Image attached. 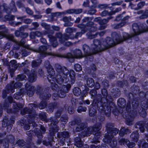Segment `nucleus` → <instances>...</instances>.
I'll return each instance as SVG.
<instances>
[{"instance_id":"20e7f679","label":"nucleus","mask_w":148,"mask_h":148,"mask_svg":"<svg viewBox=\"0 0 148 148\" xmlns=\"http://www.w3.org/2000/svg\"><path fill=\"white\" fill-rule=\"evenodd\" d=\"M101 92L104 97L102 99V100L103 101L102 102H98L97 106L100 110L104 112L108 107L111 101L112 98H110V101L108 100L107 93L106 89H102Z\"/></svg>"},{"instance_id":"79ce46f5","label":"nucleus","mask_w":148,"mask_h":148,"mask_svg":"<svg viewBox=\"0 0 148 148\" xmlns=\"http://www.w3.org/2000/svg\"><path fill=\"white\" fill-rule=\"evenodd\" d=\"M68 117L66 115H63L60 118V121L62 124L66 123L68 121Z\"/></svg>"},{"instance_id":"7c9ffc66","label":"nucleus","mask_w":148,"mask_h":148,"mask_svg":"<svg viewBox=\"0 0 148 148\" xmlns=\"http://www.w3.org/2000/svg\"><path fill=\"white\" fill-rule=\"evenodd\" d=\"M74 144L78 148L82 147L83 145V141L81 139H74Z\"/></svg>"},{"instance_id":"c756f323","label":"nucleus","mask_w":148,"mask_h":148,"mask_svg":"<svg viewBox=\"0 0 148 148\" xmlns=\"http://www.w3.org/2000/svg\"><path fill=\"white\" fill-rule=\"evenodd\" d=\"M86 84L89 87H93L94 84V82L93 79L92 78H88L86 81Z\"/></svg>"},{"instance_id":"dca6fc26","label":"nucleus","mask_w":148,"mask_h":148,"mask_svg":"<svg viewBox=\"0 0 148 148\" xmlns=\"http://www.w3.org/2000/svg\"><path fill=\"white\" fill-rule=\"evenodd\" d=\"M119 132L118 129L116 128H113L110 133H107L105 134L104 136L106 139H112Z\"/></svg>"},{"instance_id":"338daca9","label":"nucleus","mask_w":148,"mask_h":148,"mask_svg":"<svg viewBox=\"0 0 148 148\" xmlns=\"http://www.w3.org/2000/svg\"><path fill=\"white\" fill-rule=\"evenodd\" d=\"M83 11V10L82 8H79L75 9V14H79L81 13Z\"/></svg>"},{"instance_id":"69168bd1","label":"nucleus","mask_w":148,"mask_h":148,"mask_svg":"<svg viewBox=\"0 0 148 148\" xmlns=\"http://www.w3.org/2000/svg\"><path fill=\"white\" fill-rule=\"evenodd\" d=\"M36 36L38 37H40L43 35H45L46 34L44 32L42 33L36 31L35 32Z\"/></svg>"},{"instance_id":"39448f33","label":"nucleus","mask_w":148,"mask_h":148,"mask_svg":"<svg viewBox=\"0 0 148 148\" xmlns=\"http://www.w3.org/2000/svg\"><path fill=\"white\" fill-rule=\"evenodd\" d=\"M47 71L48 74L47 78L49 81L53 85L52 86V89L53 90L56 91L58 86L57 84H55L56 82L58 84V81L56 80V76L57 75H56V77L55 76H54L55 72L53 67L47 70ZM57 74L58 73H57Z\"/></svg>"},{"instance_id":"603ef678","label":"nucleus","mask_w":148,"mask_h":148,"mask_svg":"<svg viewBox=\"0 0 148 148\" xmlns=\"http://www.w3.org/2000/svg\"><path fill=\"white\" fill-rule=\"evenodd\" d=\"M87 108L86 107L80 106L78 107L77 111L78 112L80 113L82 112H85Z\"/></svg>"},{"instance_id":"72a5a7b5","label":"nucleus","mask_w":148,"mask_h":148,"mask_svg":"<svg viewBox=\"0 0 148 148\" xmlns=\"http://www.w3.org/2000/svg\"><path fill=\"white\" fill-rule=\"evenodd\" d=\"M125 21H122L121 23L115 24L113 25V26L115 29H118L124 26L126 24Z\"/></svg>"},{"instance_id":"c03bdc74","label":"nucleus","mask_w":148,"mask_h":148,"mask_svg":"<svg viewBox=\"0 0 148 148\" xmlns=\"http://www.w3.org/2000/svg\"><path fill=\"white\" fill-rule=\"evenodd\" d=\"M1 144H3V146L5 148H8L9 147L8 139H1Z\"/></svg>"},{"instance_id":"9b49d317","label":"nucleus","mask_w":148,"mask_h":148,"mask_svg":"<svg viewBox=\"0 0 148 148\" xmlns=\"http://www.w3.org/2000/svg\"><path fill=\"white\" fill-rule=\"evenodd\" d=\"M11 8L7 7L6 8L5 4H4L3 6L0 7V10L1 12L3 10H4L7 13H10L11 12V10L13 12H15L17 10L15 5L14 2L13 1H12L10 3Z\"/></svg>"},{"instance_id":"cd10ccee","label":"nucleus","mask_w":148,"mask_h":148,"mask_svg":"<svg viewBox=\"0 0 148 148\" xmlns=\"http://www.w3.org/2000/svg\"><path fill=\"white\" fill-rule=\"evenodd\" d=\"M40 129V130L39 131H38L36 133L38 138H40L42 137V134H44L46 131L45 128L44 127L42 126H41Z\"/></svg>"},{"instance_id":"0eeeda50","label":"nucleus","mask_w":148,"mask_h":148,"mask_svg":"<svg viewBox=\"0 0 148 148\" xmlns=\"http://www.w3.org/2000/svg\"><path fill=\"white\" fill-rule=\"evenodd\" d=\"M101 125L100 124H97L93 127H90L85 128V130H88L86 133V136H89L92 133L94 135L97 136L99 135L100 132L99 131L101 128Z\"/></svg>"},{"instance_id":"774afa93","label":"nucleus","mask_w":148,"mask_h":148,"mask_svg":"<svg viewBox=\"0 0 148 148\" xmlns=\"http://www.w3.org/2000/svg\"><path fill=\"white\" fill-rule=\"evenodd\" d=\"M68 111L69 113L72 114L74 112V110L73 107L71 106H69L68 109Z\"/></svg>"},{"instance_id":"473e14b6","label":"nucleus","mask_w":148,"mask_h":148,"mask_svg":"<svg viewBox=\"0 0 148 148\" xmlns=\"http://www.w3.org/2000/svg\"><path fill=\"white\" fill-rule=\"evenodd\" d=\"M56 107L55 103H51L49 104L47 107L46 108L47 110L49 113H51L53 111Z\"/></svg>"},{"instance_id":"8fccbe9b","label":"nucleus","mask_w":148,"mask_h":148,"mask_svg":"<svg viewBox=\"0 0 148 148\" xmlns=\"http://www.w3.org/2000/svg\"><path fill=\"white\" fill-rule=\"evenodd\" d=\"M47 103L45 101H42L39 106V108L40 109L44 108L46 106Z\"/></svg>"},{"instance_id":"7ed1b4c3","label":"nucleus","mask_w":148,"mask_h":148,"mask_svg":"<svg viewBox=\"0 0 148 148\" xmlns=\"http://www.w3.org/2000/svg\"><path fill=\"white\" fill-rule=\"evenodd\" d=\"M132 29L134 33L130 35L125 32H123V37L125 40L131 39L132 38L140 34L148 32V27L146 26L142 27L139 26L136 23H134L132 25Z\"/></svg>"},{"instance_id":"f3484780","label":"nucleus","mask_w":148,"mask_h":148,"mask_svg":"<svg viewBox=\"0 0 148 148\" xmlns=\"http://www.w3.org/2000/svg\"><path fill=\"white\" fill-rule=\"evenodd\" d=\"M71 87V85L70 84H68L66 85H63L62 89L60 91L61 95L59 94V96L61 98L64 97L66 95V93L69 90Z\"/></svg>"},{"instance_id":"ea45409f","label":"nucleus","mask_w":148,"mask_h":148,"mask_svg":"<svg viewBox=\"0 0 148 148\" xmlns=\"http://www.w3.org/2000/svg\"><path fill=\"white\" fill-rule=\"evenodd\" d=\"M130 138L132 139H138L139 135L138 132L136 131L134 132L130 135Z\"/></svg>"},{"instance_id":"e2e57ef3","label":"nucleus","mask_w":148,"mask_h":148,"mask_svg":"<svg viewBox=\"0 0 148 148\" xmlns=\"http://www.w3.org/2000/svg\"><path fill=\"white\" fill-rule=\"evenodd\" d=\"M62 113V110H58L57 111L55 114V117L56 118H59L60 116Z\"/></svg>"},{"instance_id":"393cba45","label":"nucleus","mask_w":148,"mask_h":148,"mask_svg":"<svg viewBox=\"0 0 148 148\" xmlns=\"http://www.w3.org/2000/svg\"><path fill=\"white\" fill-rule=\"evenodd\" d=\"M41 58H40L39 59L32 60L31 63L32 66L34 68L39 66L42 62Z\"/></svg>"},{"instance_id":"a878e982","label":"nucleus","mask_w":148,"mask_h":148,"mask_svg":"<svg viewBox=\"0 0 148 148\" xmlns=\"http://www.w3.org/2000/svg\"><path fill=\"white\" fill-rule=\"evenodd\" d=\"M58 137L59 138H68L69 137V135L67 132H64L59 133L58 134Z\"/></svg>"},{"instance_id":"4d7b16f0","label":"nucleus","mask_w":148,"mask_h":148,"mask_svg":"<svg viewBox=\"0 0 148 148\" xmlns=\"http://www.w3.org/2000/svg\"><path fill=\"white\" fill-rule=\"evenodd\" d=\"M145 4V2L144 1H141L139 2L137 5V7L138 8V10L140 9L143 6H144Z\"/></svg>"},{"instance_id":"f704fd0d","label":"nucleus","mask_w":148,"mask_h":148,"mask_svg":"<svg viewBox=\"0 0 148 148\" xmlns=\"http://www.w3.org/2000/svg\"><path fill=\"white\" fill-rule=\"evenodd\" d=\"M74 94L76 96H78L80 95L81 94V90L78 87L74 88L73 90Z\"/></svg>"},{"instance_id":"e433bc0d","label":"nucleus","mask_w":148,"mask_h":148,"mask_svg":"<svg viewBox=\"0 0 148 148\" xmlns=\"http://www.w3.org/2000/svg\"><path fill=\"white\" fill-rule=\"evenodd\" d=\"M58 129L56 126H55L53 128L51 129L49 131V133L50 136H53L55 133L57 132Z\"/></svg>"},{"instance_id":"680f3d73","label":"nucleus","mask_w":148,"mask_h":148,"mask_svg":"<svg viewBox=\"0 0 148 148\" xmlns=\"http://www.w3.org/2000/svg\"><path fill=\"white\" fill-rule=\"evenodd\" d=\"M16 61L15 60H12L10 61V65L14 68H16Z\"/></svg>"},{"instance_id":"2f4dec72","label":"nucleus","mask_w":148,"mask_h":148,"mask_svg":"<svg viewBox=\"0 0 148 148\" xmlns=\"http://www.w3.org/2000/svg\"><path fill=\"white\" fill-rule=\"evenodd\" d=\"M71 19V16L67 17L66 16H65L63 18H62V20L65 23L64 24V26H68L71 25L69 24H71V23H69V22L70 21Z\"/></svg>"},{"instance_id":"f257e3e1","label":"nucleus","mask_w":148,"mask_h":148,"mask_svg":"<svg viewBox=\"0 0 148 148\" xmlns=\"http://www.w3.org/2000/svg\"><path fill=\"white\" fill-rule=\"evenodd\" d=\"M55 69L58 73L56 80L59 84H61L68 82L69 81L68 76L69 75L71 79H74L75 73L73 70H70L69 71L66 67H62L58 64L55 65Z\"/></svg>"},{"instance_id":"2eb2a0df","label":"nucleus","mask_w":148,"mask_h":148,"mask_svg":"<svg viewBox=\"0 0 148 148\" xmlns=\"http://www.w3.org/2000/svg\"><path fill=\"white\" fill-rule=\"evenodd\" d=\"M76 29L74 28L68 27L65 30L66 34H64V38L66 40H67L69 38H71L70 36L71 34L76 31Z\"/></svg>"},{"instance_id":"1a4fd4ad","label":"nucleus","mask_w":148,"mask_h":148,"mask_svg":"<svg viewBox=\"0 0 148 148\" xmlns=\"http://www.w3.org/2000/svg\"><path fill=\"white\" fill-rule=\"evenodd\" d=\"M77 126L76 127L75 129V131L76 132H79L81 131L82 130H84V132L82 134H80L79 135V139L83 138L85 136H86V133L88 132V130H85V128H88L87 127H84L85 124L84 123H82L79 120V121L76 123Z\"/></svg>"},{"instance_id":"6e6552de","label":"nucleus","mask_w":148,"mask_h":148,"mask_svg":"<svg viewBox=\"0 0 148 148\" xmlns=\"http://www.w3.org/2000/svg\"><path fill=\"white\" fill-rule=\"evenodd\" d=\"M50 47V45H48L47 46H40L38 48V50L34 49L29 46L27 47L28 49H29L34 52H38L40 53V58H42L46 56L47 55V53L46 51L48 48H49Z\"/></svg>"},{"instance_id":"f8f14e48","label":"nucleus","mask_w":148,"mask_h":148,"mask_svg":"<svg viewBox=\"0 0 148 148\" xmlns=\"http://www.w3.org/2000/svg\"><path fill=\"white\" fill-rule=\"evenodd\" d=\"M84 57L82 55V53L81 50L79 49H76L74 51L73 55H72L71 53H68L66 57L68 58H71L73 59L74 58H80ZM73 60L72 61H73Z\"/></svg>"},{"instance_id":"b1692460","label":"nucleus","mask_w":148,"mask_h":148,"mask_svg":"<svg viewBox=\"0 0 148 148\" xmlns=\"http://www.w3.org/2000/svg\"><path fill=\"white\" fill-rule=\"evenodd\" d=\"M32 73L29 76V80L31 82H33L36 80L37 77L36 73L34 70H32Z\"/></svg>"},{"instance_id":"5fc2aeb1","label":"nucleus","mask_w":148,"mask_h":148,"mask_svg":"<svg viewBox=\"0 0 148 148\" xmlns=\"http://www.w3.org/2000/svg\"><path fill=\"white\" fill-rule=\"evenodd\" d=\"M26 77L25 75H18L17 76L16 79L17 80L20 81H22L23 79H25V78H26Z\"/></svg>"},{"instance_id":"0e129e2a","label":"nucleus","mask_w":148,"mask_h":148,"mask_svg":"<svg viewBox=\"0 0 148 148\" xmlns=\"http://www.w3.org/2000/svg\"><path fill=\"white\" fill-rule=\"evenodd\" d=\"M61 90H60V91H58V94L56 93H54L53 94L52 97L55 100L56 97H57L58 96L59 97V95L60 94V95H61V92H60Z\"/></svg>"},{"instance_id":"49530a36","label":"nucleus","mask_w":148,"mask_h":148,"mask_svg":"<svg viewBox=\"0 0 148 148\" xmlns=\"http://www.w3.org/2000/svg\"><path fill=\"white\" fill-rule=\"evenodd\" d=\"M145 97L146 98H147L148 99H147V104L143 106L142 105V108L144 110V111H143V112L145 113V110L147 109L148 108V92H147L145 95Z\"/></svg>"},{"instance_id":"a19ab883","label":"nucleus","mask_w":148,"mask_h":148,"mask_svg":"<svg viewBox=\"0 0 148 148\" xmlns=\"http://www.w3.org/2000/svg\"><path fill=\"white\" fill-rule=\"evenodd\" d=\"M98 34V32L94 34H92L91 32H89L87 34V36L89 38L92 39L96 37Z\"/></svg>"},{"instance_id":"412c9836","label":"nucleus","mask_w":148,"mask_h":148,"mask_svg":"<svg viewBox=\"0 0 148 148\" xmlns=\"http://www.w3.org/2000/svg\"><path fill=\"white\" fill-rule=\"evenodd\" d=\"M29 108L28 109L26 108L25 109L23 110L24 113L28 114L32 113V110H35L38 107V106L37 105L34 104H29Z\"/></svg>"},{"instance_id":"c85d7f7f","label":"nucleus","mask_w":148,"mask_h":148,"mask_svg":"<svg viewBox=\"0 0 148 148\" xmlns=\"http://www.w3.org/2000/svg\"><path fill=\"white\" fill-rule=\"evenodd\" d=\"M130 132L128 129H125V127H123L120 130L119 134L120 136H123L125 134H127Z\"/></svg>"},{"instance_id":"4c0bfd02","label":"nucleus","mask_w":148,"mask_h":148,"mask_svg":"<svg viewBox=\"0 0 148 148\" xmlns=\"http://www.w3.org/2000/svg\"><path fill=\"white\" fill-rule=\"evenodd\" d=\"M96 113V110L95 107H92L89 110V113L90 116H93L95 115Z\"/></svg>"},{"instance_id":"9d476101","label":"nucleus","mask_w":148,"mask_h":148,"mask_svg":"<svg viewBox=\"0 0 148 148\" xmlns=\"http://www.w3.org/2000/svg\"><path fill=\"white\" fill-rule=\"evenodd\" d=\"M22 85V83L20 82H16L14 84L12 83L10 85H8L6 86V90H5V93H9L11 92H13L14 91V89L20 87Z\"/></svg>"},{"instance_id":"bf43d9fd","label":"nucleus","mask_w":148,"mask_h":148,"mask_svg":"<svg viewBox=\"0 0 148 148\" xmlns=\"http://www.w3.org/2000/svg\"><path fill=\"white\" fill-rule=\"evenodd\" d=\"M109 5L106 4H100L98 5V7L99 8H108Z\"/></svg>"},{"instance_id":"6ab92c4d","label":"nucleus","mask_w":148,"mask_h":148,"mask_svg":"<svg viewBox=\"0 0 148 148\" xmlns=\"http://www.w3.org/2000/svg\"><path fill=\"white\" fill-rule=\"evenodd\" d=\"M104 143L109 144L112 148H114L117 145L116 139H101Z\"/></svg>"},{"instance_id":"de8ad7c7","label":"nucleus","mask_w":148,"mask_h":148,"mask_svg":"<svg viewBox=\"0 0 148 148\" xmlns=\"http://www.w3.org/2000/svg\"><path fill=\"white\" fill-rule=\"evenodd\" d=\"M49 120L51 122V124H53V125H56L59 122V121L58 119H56H56H55L53 117H51Z\"/></svg>"},{"instance_id":"c9c22d12","label":"nucleus","mask_w":148,"mask_h":148,"mask_svg":"<svg viewBox=\"0 0 148 148\" xmlns=\"http://www.w3.org/2000/svg\"><path fill=\"white\" fill-rule=\"evenodd\" d=\"M13 108L14 109L16 110H20L22 108L23 106V105L21 103H18L16 102H14L13 104Z\"/></svg>"},{"instance_id":"a18cd8bd","label":"nucleus","mask_w":148,"mask_h":148,"mask_svg":"<svg viewBox=\"0 0 148 148\" xmlns=\"http://www.w3.org/2000/svg\"><path fill=\"white\" fill-rule=\"evenodd\" d=\"M29 142L26 144V146L25 147V148H33L35 147L34 146V144L31 142L32 139H28Z\"/></svg>"},{"instance_id":"09e8293b","label":"nucleus","mask_w":148,"mask_h":148,"mask_svg":"<svg viewBox=\"0 0 148 148\" xmlns=\"http://www.w3.org/2000/svg\"><path fill=\"white\" fill-rule=\"evenodd\" d=\"M86 32V30L84 31L83 30H82L81 32H78L76 34L74 38H77L78 37H80L81 36L82 34H84Z\"/></svg>"},{"instance_id":"864d4df0","label":"nucleus","mask_w":148,"mask_h":148,"mask_svg":"<svg viewBox=\"0 0 148 148\" xmlns=\"http://www.w3.org/2000/svg\"><path fill=\"white\" fill-rule=\"evenodd\" d=\"M74 68V69L77 71H81L82 69V68L80 65L78 64H75Z\"/></svg>"},{"instance_id":"6e6d98bb","label":"nucleus","mask_w":148,"mask_h":148,"mask_svg":"<svg viewBox=\"0 0 148 148\" xmlns=\"http://www.w3.org/2000/svg\"><path fill=\"white\" fill-rule=\"evenodd\" d=\"M77 27L79 28L82 29V30H83L84 31L86 30V32L88 29L87 26H86L85 25L83 24H80L78 25Z\"/></svg>"},{"instance_id":"052dcab7","label":"nucleus","mask_w":148,"mask_h":148,"mask_svg":"<svg viewBox=\"0 0 148 148\" xmlns=\"http://www.w3.org/2000/svg\"><path fill=\"white\" fill-rule=\"evenodd\" d=\"M129 7L132 9H134L135 10H138V8L137 7V5L131 3H130Z\"/></svg>"},{"instance_id":"58836bf2","label":"nucleus","mask_w":148,"mask_h":148,"mask_svg":"<svg viewBox=\"0 0 148 148\" xmlns=\"http://www.w3.org/2000/svg\"><path fill=\"white\" fill-rule=\"evenodd\" d=\"M56 36L57 38H59V40L61 43H64V40H66V39L64 38V35H63V36L62 37V34L59 33L57 34Z\"/></svg>"},{"instance_id":"f03ea898","label":"nucleus","mask_w":148,"mask_h":148,"mask_svg":"<svg viewBox=\"0 0 148 148\" xmlns=\"http://www.w3.org/2000/svg\"><path fill=\"white\" fill-rule=\"evenodd\" d=\"M112 40L111 39L110 37H107L106 39V42H104V45L106 46V48H109L115 45L116 44H119L125 40L123 37V33L122 38L119 33L113 32L112 34Z\"/></svg>"},{"instance_id":"423d86ee","label":"nucleus","mask_w":148,"mask_h":148,"mask_svg":"<svg viewBox=\"0 0 148 148\" xmlns=\"http://www.w3.org/2000/svg\"><path fill=\"white\" fill-rule=\"evenodd\" d=\"M106 42V40L103 42V44L100 45V42L97 39H95L93 40L94 46H93L92 48L94 50V52L95 53H97L99 52H100L108 48H106V46L104 45V42Z\"/></svg>"},{"instance_id":"3c124183","label":"nucleus","mask_w":148,"mask_h":148,"mask_svg":"<svg viewBox=\"0 0 148 148\" xmlns=\"http://www.w3.org/2000/svg\"><path fill=\"white\" fill-rule=\"evenodd\" d=\"M100 15L102 16H105L107 15H110L112 14L111 12H109L105 10L101 12Z\"/></svg>"},{"instance_id":"a211bd4d","label":"nucleus","mask_w":148,"mask_h":148,"mask_svg":"<svg viewBox=\"0 0 148 148\" xmlns=\"http://www.w3.org/2000/svg\"><path fill=\"white\" fill-rule=\"evenodd\" d=\"M119 143L121 145H127L130 148H132L134 147L135 144L133 142H130L128 139H121L119 141Z\"/></svg>"},{"instance_id":"ddd939ff","label":"nucleus","mask_w":148,"mask_h":148,"mask_svg":"<svg viewBox=\"0 0 148 148\" xmlns=\"http://www.w3.org/2000/svg\"><path fill=\"white\" fill-rule=\"evenodd\" d=\"M26 93L29 97H32L34 94V87L30 83H27L25 85Z\"/></svg>"},{"instance_id":"5701e85b","label":"nucleus","mask_w":148,"mask_h":148,"mask_svg":"<svg viewBox=\"0 0 148 148\" xmlns=\"http://www.w3.org/2000/svg\"><path fill=\"white\" fill-rule=\"evenodd\" d=\"M94 23L92 22H89V23L87 24V27H90L89 29V32H94L96 31L97 29V27L93 26Z\"/></svg>"},{"instance_id":"13d9d810","label":"nucleus","mask_w":148,"mask_h":148,"mask_svg":"<svg viewBox=\"0 0 148 148\" xmlns=\"http://www.w3.org/2000/svg\"><path fill=\"white\" fill-rule=\"evenodd\" d=\"M44 66L47 69V70L53 67L52 66L50 65L49 62L48 60H46L45 62Z\"/></svg>"},{"instance_id":"4be33fe9","label":"nucleus","mask_w":148,"mask_h":148,"mask_svg":"<svg viewBox=\"0 0 148 148\" xmlns=\"http://www.w3.org/2000/svg\"><path fill=\"white\" fill-rule=\"evenodd\" d=\"M47 36L49 39V41L52 46L53 47H56L58 45V43L56 41V38L53 36L52 34H48Z\"/></svg>"},{"instance_id":"aec40b11","label":"nucleus","mask_w":148,"mask_h":148,"mask_svg":"<svg viewBox=\"0 0 148 148\" xmlns=\"http://www.w3.org/2000/svg\"><path fill=\"white\" fill-rule=\"evenodd\" d=\"M112 18V17H110L108 18L107 19H103L102 20L101 19L100 21H99V24L100 25V26L99 27V29L102 30L105 29L106 26L105 24L108 23L110 19Z\"/></svg>"},{"instance_id":"bb28decb","label":"nucleus","mask_w":148,"mask_h":148,"mask_svg":"<svg viewBox=\"0 0 148 148\" xmlns=\"http://www.w3.org/2000/svg\"><path fill=\"white\" fill-rule=\"evenodd\" d=\"M126 103V101L123 98H119L118 101V104L119 107H124Z\"/></svg>"},{"instance_id":"37998d69","label":"nucleus","mask_w":148,"mask_h":148,"mask_svg":"<svg viewBox=\"0 0 148 148\" xmlns=\"http://www.w3.org/2000/svg\"><path fill=\"white\" fill-rule=\"evenodd\" d=\"M16 143L20 147H23L25 145L26 143L23 140V139H18Z\"/></svg>"},{"instance_id":"4468645a","label":"nucleus","mask_w":148,"mask_h":148,"mask_svg":"<svg viewBox=\"0 0 148 148\" xmlns=\"http://www.w3.org/2000/svg\"><path fill=\"white\" fill-rule=\"evenodd\" d=\"M83 49L84 51V55L85 56H88L95 54L94 52V50L92 48L91 50L88 46L86 45H84L83 46Z\"/></svg>"}]
</instances>
